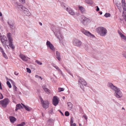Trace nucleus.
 <instances>
[{
    "mask_svg": "<svg viewBox=\"0 0 126 126\" xmlns=\"http://www.w3.org/2000/svg\"><path fill=\"white\" fill-rule=\"evenodd\" d=\"M122 55L126 58V52H124L122 53Z\"/></svg>",
    "mask_w": 126,
    "mask_h": 126,
    "instance_id": "49",
    "label": "nucleus"
},
{
    "mask_svg": "<svg viewBox=\"0 0 126 126\" xmlns=\"http://www.w3.org/2000/svg\"><path fill=\"white\" fill-rule=\"evenodd\" d=\"M83 47L85 49L87 50L88 49V46L87 44H83Z\"/></svg>",
    "mask_w": 126,
    "mask_h": 126,
    "instance_id": "30",
    "label": "nucleus"
},
{
    "mask_svg": "<svg viewBox=\"0 0 126 126\" xmlns=\"http://www.w3.org/2000/svg\"><path fill=\"white\" fill-rule=\"evenodd\" d=\"M53 120L52 119H49L47 121V123L49 124L53 123Z\"/></svg>",
    "mask_w": 126,
    "mask_h": 126,
    "instance_id": "32",
    "label": "nucleus"
},
{
    "mask_svg": "<svg viewBox=\"0 0 126 126\" xmlns=\"http://www.w3.org/2000/svg\"><path fill=\"white\" fill-rule=\"evenodd\" d=\"M62 76H63V78H65V76H64V74H62Z\"/></svg>",
    "mask_w": 126,
    "mask_h": 126,
    "instance_id": "59",
    "label": "nucleus"
},
{
    "mask_svg": "<svg viewBox=\"0 0 126 126\" xmlns=\"http://www.w3.org/2000/svg\"><path fill=\"white\" fill-rule=\"evenodd\" d=\"M82 116L85 119H86V120H87V119H88L87 117L85 115H83Z\"/></svg>",
    "mask_w": 126,
    "mask_h": 126,
    "instance_id": "50",
    "label": "nucleus"
},
{
    "mask_svg": "<svg viewBox=\"0 0 126 126\" xmlns=\"http://www.w3.org/2000/svg\"><path fill=\"white\" fill-rule=\"evenodd\" d=\"M19 57L24 61H27V58L30 59V58L26 57L23 54H20L19 55Z\"/></svg>",
    "mask_w": 126,
    "mask_h": 126,
    "instance_id": "18",
    "label": "nucleus"
},
{
    "mask_svg": "<svg viewBox=\"0 0 126 126\" xmlns=\"http://www.w3.org/2000/svg\"><path fill=\"white\" fill-rule=\"evenodd\" d=\"M45 92L47 94H48L50 93V90L48 89L47 88H45V89H44Z\"/></svg>",
    "mask_w": 126,
    "mask_h": 126,
    "instance_id": "33",
    "label": "nucleus"
},
{
    "mask_svg": "<svg viewBox=\"0 0 126 126\" xmlns=\"http://www.w3.org/2000/svg\"><path fill=\"white\" fill-rule=\"evenodd\" d=\"M0 51L2 53L4 52L3 48L1 47H0Z\"/></svg>",
    "mask_w": 126,
    "mask_h": 126,
    "instance_id": "51",
    "label": "nucleus"
},
{
    "mask_svg": "<svg viewBox=\"0 0 126 126\" xmlns=\"http://www.w3.org/2000/svg\"><path fill=\"white\" fill-rule=\"evenodd\" d=\"M73 117H71L70 119V125L73 124Z\"/></svg>",
    "mask_w": 126,
    "mask_h": 126,
    "instance_id": "45",
    "label": "nucleus"
},
{
    "mask_svg": "<svg viewBox=\"0 0 126 126\" xmlns=\"http://www.w3.org/2000/svg\"><path fill=\"white\" fill-rule=\"evenodd\" d=\"M10 121L12 123H14L16 120V119L13 116H10L9 117Z\"/></svg>",
    "mask_w": 126,
    "mask_h": 126,
    "instance_id": "21",
    "label": "nucleus"
},
{
    "mask_svg": "<svg viewBox=\"0 0 126 126\" xmlns=\"http://www.w3.org/2000/svg\"><path fill=\"white\" fill-rule=\"evenodd\" d=\"M52 30L56 36L59 40L60 42L63 44V41H64V39L60 32V28L53 26L52 27Z\"/></svg>",
    "mask_w": 126,
    "mask_h": 126,
    "instance_id": "2",
    "label": "nucleus"
},
{
    "mask_svg": "<svg viewBox=\"0 0 126 126\" xmlns=\"http://www.w3.org/2000/svg\"><path fill=\"white\" fill-rule=\"evenodd\" d=\"M6 83H7V85L8 86V87L9 88H11V87H12L11 85L10 82L9 81H7V82H6Z\"/></svg>",
    "mask_w": 126,
    "mask_h": 126,
    "instance_id": "37",
    "label": "nucleus"
},
{
    "mask_svg": "<svg viewBox=\"0 0 126 126\" xmlns=\"http://www.w3.org/2000/svg\"><path fill=\"white\" fill-rule=\"evenodd\" d=\"M116 5L119 9L120 12H121L122 8L121 4L119 2H118L116 3Z\"/></svg>",
    "mask_w": 126,
    "mask_h": 126,
    "instance_id": "19",
    "label": "nucleus"
},
{
    "mask_svg": "<svg viewBox=\"0 0 126 126\" xmlns=\"http://www.w3.org/2000/svg\"><path fill=\"white\" fill-rule=\"evenodd\" d=\"M118 33L120 36L121 39L126 41V36L124 35L119 31H118Z\"/></svg>",
    "mask_w": 126,
    "mask_h": 126,
    "instance_id": "17",
    "label": "nucleus"
},
{
    "mask_svg": "<svg viewBox=\"0 0 126 126\" xmlns=\"http://www.w3.org/2000/svg\"><path fill=\"white\" fill-rule=\"evenodd\" d=\"M66 10L71 15H74L75 14V13L73 10L69 7H67Z\"/></svg>",
    "mask_w": 126,
    "mask_h": 126,
    "instance_id": "15",
    "label": "nucleus"
},
{
    "mask_svg": "<svg viewBox=\"0 0 126 126\" xmlns=\"http://www.w3.org/2000/svg\"><path fill=\"white\" fill-rule=\"evenodd\" d=\"M59 98L56 96H54L52 99V104L55 106H56L59 103Z\"/></svg>",
    "mask_w": 126,
    "mask_h": 126,
    "instance_id": "12",
    "label": "nucleus"
},
{
    "mask_svg": "<svg viewBox=\"0 0 126 126\" xmlns=\"http://www.w3.org/2000/svg\"><path fill=\"white\" fill-rule=\"evenodd\" d=\"M122 3L123 9V16L126 21V12L124 13V11H126V5L125 0H122Z\"/></svg>",
    "mask_w": 126,
    "mask_h": 126,
    "instance_id": "8",
    "label": "nucleus"
},
{
    "mask_svg": "<svg viewBox=\"0 0 126 126\" xmlns=\"http://www.w3.org/2000/svg\"><path fill=\"white\" fill-rule=\"evenodd\" d=\"M7 41V40L6 41H4V40H2L1 42L2 43V44L3 46L4 47H6V46H7V47L9 48V46L8 45H6V42Z\"/></svg>",
    "mask_w": 126,
    "mask_h": 126,
    "instance_id": "28",
    "label": "nucleus"
},
{
    "mask_svg": "<svg viewBox=\"0 0 126 126\" xmlns=\"http://www.w3.org/2000/svg\"><path fill=\"white\" fill-rule=\"evenodd\" d=\"M96 31L101 36H105L107 32V31L106 29L102 26L97 28L96 29Z\"/></svg>",
    "mask_w": 126,
    "mask_h": 126,
    "instance_id": "3",
    "label": "nucleus"
},
{
    "mask_svg": "<svg viewBox=\"0 0 126 126\" xmlns=\"http://www.w3.org/2000/svg\"><path fill=\"white\" fill-rule=\"evenodd\" d=\"M95 102L96 104H98L99 103V102L98 101H96Z\"/></svg>",
    "mask_w": 126,
    "mask_h": 126,
    "instance_id": "58",
    "label": "nucleus"
},
{
    "mask_svg": "<svg viewBox=\"0 0 126 126\" xmlns=\"http://www.w3.org/2000/svg\"><path fill=\"white\" fill-rule=\"evenodd\" d=\"M13 86L14 90L15 91H16V90L17 89L16 87L15 86V85L14 84H13Z\"/></svg>",
    "mask_w": 126,
    "mask_h": 126,
    "instance_id": "42",
    "label": "nucleus"
},
{
    "mask_svg": "<svg viewBox=\"0 0 126 126\" xmlns=\"http://www.w3.org/2000/svg\"><path fill=\"white\" fill-rule=\"evenodd\" d=\"M8 23L9 25V27L11 29H14V24L13 23H11L8 22Z\"/></svg>",
    "mask_w": 126,
    "mask_h": 126,
    "instance_id": "26",
    "label": "nucleus"
},
{
    "mask_svg": "<svg viewBox=\"0 0 126 126\" xmlns=\"http://www.w3.org/2000/svg\"><path fill=\"white\" fill-rule=\"evenodd\" d=\"M64 89V88H59L58 89V91L59 92H60L63 91Z\"/></svg>",
    "mask_w": 126,
    "mask_h": 126,
    "instance_id": "36",
    "label": "nucleus"
},
{
    "mask_svg": "<svg viewBox=\"0 0 126 126\" xmlns=\"http://www.w3.org/2000/svg\"><path fill=\"white\" fill-rule=\"evenodd\" d=\"M10 33H8L7 35V37L9 40V46L12 48L14 49L15 48V46L12 44L13 40L10 35Z\"/></svg>",
    "mask_w": 126,
    "mask_h": 126,
    "instance_id": "11",
    "label": "nucleus"
},
{
    "mask_svg": "<svg viewBox=\"0 0 126 126\" xmlns=\"http://www.w3.org/2000/svg\"><path fill=\"white\" fill-rule=\"evenodd\" d=\"M79 10L81 11L82 14H84L86 13V11L84 8L82 6H79Z\"/></svg>",
    "mask_w": 126,
    "mask_h": 126,
    "instance_id": "20",
    "label": "nucleus"
},
{
    "mask_svg": "<svg viewBox=\"0 0 126 126\" xmlns=\"http://www.w3.org/2000/svg\"><path fill=\"white\" fill-rule=\"evenodd\" d=\"M26 69L27 70V72L29 73H30L31 72V70L29 68H27Z\"/></svg>",
    "mask_w": 126,
    "mask_h": 126,
    "instance_id": "46",
    "label": "nucleus"
},
{
    "mask_svg": "<svg viewBox=\"0 0 126 126\" xmlns=\"http://www.w3.org/2000/svg\"><path fill=\"white\" fill-rule=\"evenodd\" d=\"M25 125L24 122H22L21 123L17 124V126H24Z\"/></svg>",
    "mask_w": 126,
    "mask_h": 126,
    "instance_id": "35",
    "label": "nucleus"
},
{
    "mask_svg": "<svg viewBox=\"0 0 126 126\" xmlns=\"http://www.w3.org/2000/svg\"><path fill=\"white\" fill-rule=\"evenodd\" d=\"M80 31L82 33L88 37L92 38L95 37V36L93 34L83 28H82L80 29Z\"/></svg>",
    "mask_w": 126,
    "mask_h": 126,
    "instance_id": "5",
    "label": "nucleus"
},
{
    "mask_svg": "<svg viewBox=\"0 0 126 126\" xmlns=\"http://www.w3.org/2000/svg\"><path fill=\"white\" fill-rule=\"evenodd\" d=\"M61 5L62 7L64 8V9L66 10V4L63 2H61Z\"/></svg>",
    "mask_w": 126,
    "mask_h": 126,
    "instance_id": "31",
    "label": "nucleus"
},
{
    "mask_svg": "<svg viewBox=\"0 0 126 126\" xmlns=\"http://www.w3.org/2000/svg\"><path fill=\"white\" fill-rule=\"evenodd\" d=\"M39 25L41 26H42V24L41 22H39Z\"/></svg>",
    "mask_w": 126,
    "mask_h": 126,
    "instance_id": "60",
    "label": "nucleus"
},
{
    "mask_svg": "<svg viewBox=\"0 0 126 126\" xmlns=\"http://www.w3.org/2000/svg\"><path fill=\"white\" fill-rule=\"evenodd\" d=\"M0 94L1 95V97H0V99H1L3 98V97L2 94L0 93Z\"/></svg>",
    "mask_w": 126,
    "mask_h": 126,
    "instance_id": "55",
    "label": "nucleus"
},
{
    "mask_svg": "<svg viewBox=\"0 0 126 126\" xmlns=\"http://www.w3.org/2000/svg\"><path fill=\"white\" fill-rule=\"evenodd\" d=\"M22 107L20 104H17L16 106V109L15 110L16 111H17V110L19 109L22 108Z\"/></svg>",
    "mask_w": 126,
    "mask_h": 126,
    "instance_id": "24",
    "label": "nucleus"
},
{
    "mask_svg": "<svg viewBox=\"0 0 126 126\" xmlns=\"http://www.w3.org/2000/svg\"><path fill=\"white\" fill-rule=\"evenodd\" d=\"M65 69L66 70L67 72L71 76L73 77V75L71 73L69 69H67L65 68Z\"/></svg>",
    "mask_w": 126,
    "mask_h": 126,
    "instance_id": "38",
    "label": "nucleus"
},
{
    "mask_svg": "<svg viewBox=\"0 0 126 126\" xmlns=\"http://www.w3.org/2000/svg\"><path fill=\"white\" fill-rule=\"evenodd\" d=\"M80 21L84 25H86L91 22V20L84 16H82L81 17Z\"/></svg>",
    "mask_w": 126,
    "mask_h": 126,
    "instance_id": "6",
    "label": "nucleus"
},
{
    "mask_svg": "<svg viewBox=\"0 0 126 126\" xmlns=\"http://www.w3.org/2000/svg\"><path fill=\"white\" fill-rule=\"evenodd\" d=\"M15 74L16 75V76H17L18 75V73H17V72H15Z\"/></svg>",
    "mask_w": 126,
    "mask_h": 126,
    "instance_id": "57",
    "label": "nucleus"
},
{
    "mask_svg": "<svg viewBox=\"0 0 126 126\" xmlns=\"http://www.w3.org/2000/svg\"><path fill=\"white\" fill-rule=\"evenodd\" d=\"M21 104L26 110L29 111L31 110V109L29 106H26L23 104L22 103Z\"/></svg>",
    "mask_w": 126,
    "mask_h": 126,
    "instance_id": "23",
    "label": "nucleus"
},
{
    "mask_svg": "<svg viewBox=\"0 0 126 126\" xmlns=\"http://www.w3.org/2000/svg\"><path fill=\"white\" fill-rule=\"evenodd\" d=\"M58 111L61 113V114L63 115H64L63 113H62V111L60 110H58Z\"/></svg>",
    "mask_w": 126,
    "mask_h": 126,
    "instance_id": "54",
    "label": "nucleus"
},
{
    "mask_svg": "<svg viewBox=\"0 0 126 126\" xmlns=\"http://www.w3.org/2000/svg\"><path fill=\"white\" fill-rule=\"evenodd\" d=\"M78 84L80 88L83 90L84 87L83 85L86 86L87 85L86 82L82 78L79 77L78 80Z\"/></svg>",
    "mask_w": 126,
    "mask_h": 126,
    "instance_id": "4",
    "label": "nucleus"
},
{
    "mask_svg": "<svg viewBox=\"0 0 126 126\" xmlns=\"http://www.w3.org/2000/svg\"><path fill=\"white\" fill-rule=\"evenodd\" d=\"M107 86L114 92V95L116 98H119L122 97V93L118 88L114 86L112 83L110 82L108 83Z\"/></svg>",
    "mask_w": 126,
    "mask_h": 126,
    "instance_id": "1",
    "label": "nucleus"
},
{
    "mask_svg": "<svg viewBox=\"0 0 126 126\" xmlns=\"http://www.w3.org/2000/svg\"><path fill=\"white\" fill-rule=\"evenodd\" d=\"M2 55L3 56V57L6 59H8V57L6 56V54H5V53L3 52V53H2Z\"/></svg>",
    "mask_w": 126,
    "mask_h": 126,
    "instance_id": "39",
    "label": "nucleus"
},
{
    "mask_svg": "<svg viewBox=\"0 0 126 126\" xmlns=\"http://www.w3.org/2000/svg\"><path fill=\"white\" fill-rule=\"evenodd\" d=\"M2 13L1 12H0V16H2Z\"/></svg>",
    "mask_w": 126,
    "mask_h": 126,
    "instance_id": "63",
    "label": "nucleus"
},
{
    "mask_svg": "<svg viewBox=\"0 0 126 126\" xmlns=\"http://www.w3.org/2000/svg\"><path fill=\"white\" fill-rule=\"evenodd\" d=\"M46 45L48 47L52 50L54 51L55 50V48L53 44L50 42L47 41L46 42Z\"/></svg>",
    "mask_w": 126,
    "mask_h": 126,
    "instance_id": "13",
    "label": "nucleus"
},
{
    "mask_svg": "<svg viewBox=\"0 0 126 126\" xmlns=\"http://www.w3.org/2000/svg\"><path fill=\"white\" fill-rule=\"evenodd\" d=\"M69 115V113L68 111H66L65 113V115L66 116H68Z\"/></svg>",
    "mask_w": 126,
    "mask_h": 126,
    "instance_id": "43",
    "label": "nucleus"
},
{
    "mask_svg": "<svg viewBox=\"0 0 126 126\" xmlns=\"http://www.w3.org/2000/svg\"><path fill=\"white\" fill-rule=\"evenodd\" d=\"M46 85H43L42 86V88L43 89H45V88H46Z\"/></svg>",
    "mask_w": 126,
    "mask_h": 126,
    "instance_id": "52",
    "label": "nucleus"
},
{
    "mask_svg": "<svg viewBox=\"0 0 126 126\" xmlns=\"http://www.w3.org/2000/svg\"><path fill=\"white\" fill-rule=\"evenodd\" d=\"M40 101L43 107V108H45L47 109L48 107V102L47 100H45L44 101L42 98L40 96Z\"/></svg>",
    "mask_w": 126,
    "mask_h": 126,
    "instance_id": "10",
    "label": "nucleus"
},
{
    "mask_svg": "<svg viewBox=\"0 0 126 126\" xmlns=\"http://www.w3.org/2000/svg\"><path fill=\"white\" fill-rule=\"evenodd\" d=\"M96 11H98L99 10V8L97 6H96Z\"/></svg>",
    "mask_w": 126,
    "mask_h": 126,
    "instance_id": "53",
    "label": "nucleus"
},
{
    "mask_svg": "<svg viewBox=\"0 0 126 126\" xmlns=\"http://www.w3.org/2000/svg\"><path fill=\"white\" fill-rule=\"evenodd\" d=\"M35 77L36 78H39L41 79V80L42 79V78L40 76H39L37 75H35Z\"/></svg>",
    "mask_w": 126,
    "mask_h": 126,
    "instance_id": "47",
    "label": "nucleus"
},
{
    "mask_svg": "<svg viewBox=\"0 0 126 126\" xmlns=\"http://www.w3.org/2000/svg\"><path fill=\"white\" fill-rule=\"evenodd\" d=\"M67 104L68 106V109L70 110H71L72 108V104L70 102H68Z\"/></svg>",
    "mask_w": 126,
    "mask_h": 126,
    "instance_id": "25",
    "label": "nucleus"
},
{
    "mask_svg": "<svg viewBox=\"0 0 126 126\" xmlns=\"http://www.w3.org/2000/svg\"><path fill=\"white\" fill-rule=\"evenodd\" d=\"M0 39L1 40V42L2 41V40H4V41H6L7 39V38L6 36L4 35H3L2 37H0Z\"/></svg>",
    "mask_w": 126,
    "mask_h": 126,
    "instance_id": "29",
    "label": "nucleus"
},
{
    "mask_svg": "<svg viewBox=\"0 0 126 126\" xmlns=\"http://www.w3.org/2000/svg\"><path fill=\"white\" fill-rule=\"evenodd\" d=\"M99 13L101 15H102V11L100 12Z\"/></svg>",
    "mask_w": 126,
    "mask_h": 126,
    "instance_id": "62",
    "label": "nucleus"
},
{
    "mask_svg": "<svg viewBox=\"0 0 126 126\" xmlns=\"http://www.w3.org/2000/svg\"><path fill=\"white\" fill-rule=\"evenodd\" d=\"M15 5L16 7L18 8L19 10H22V8L23 7H22L21 4L18 3L17 2H15Z\"/></svg>",
    "mask_w": 126,
    "mask_h": 126,
    "instance_id": "16",
    "label": "nucleus"
},
{
    "mask_svg": "<svg viewBox=\"0 0 126 126\" xmlns=\"http://www.w3.org/2000/svg\"><path fill=\"white\" fill-rule=\"evenodd\" d=\"M22 9V10L21 11H22L25 15L28 16L31 15V13L28 9L25 7H23Z\"/></svg>",
    "mask_w": 126,
    "mask_h": 126,
    "instance_id": "14",
    "label": "nucleus"
},
{
    "mask_svg": "<svg viewBox=\"0 0 126 126\" xmlns=\"http://www.w3.org/2000/svg\"><path fill=\"white\" fill-rule=\"evenodd\" d=\"M52 65L53 66V67H54L57 70H58V69H59V68L55 64H52Z\"/></svg>",
    "mask_w": 126,
    "mask_h": 126,
    "instance_id": "41",
    "label": "nucleus"
},
{
    "mask_svg": "<svg viewBox=\"0 0 126 126\" xmlns=\"http://www.w3.org/2000/svg\"><path fill=\"white\" fill-rule=\"evenodd\" d=\"M72 44L75 46L80 47L81 46L82 42L79 40L75 38L73 40Z\"/></svg>",
    "mask_w": 126,
    "mask_h": 126,
    "instance_id": "7",
    "label": "nucleus"
},
{
    "mask_svg": "<svg viewBox=\"0 0 126 126\" xmlns=\"http://www.w3.org/2000/svg\"><path fill=\"white\" fill-rule=\"evenodd\" d=\"M63 74V73L62 72H61L60 74H61L62 75Z\"/></svg>",
    "mask_w": 126,
    "mask_h": 126,
    "instance_id": "64",
    "label": "nucleus"
},
{
    "mask_svg": "<svg viewBox=\"0 0 126 126\" xmlns=\"http://www.w3.org/2000/svg\"><path fill=\"white\" fill-rule=\"evenodd\" d=\"M19 1L22 3H25V0H19Z\"/></svg>",
    "mask_w": 126,
    "mask_h": 126,
    "instance_id": "48",
    "label": "nucleus"
},
{
    "mask_svg": "<svg viewBox=\"0 0 126 126\" xmlns=\"http://www.w3.org/2000/svg\"><path fill=\"white\" fill-rule=\"evenodd\" d=\"M35 62L37 63L38 64L41 65L42 64V63L38 60H36L35 61Z\"/></svg>",
    "mask_w": 126,
    "mask_h": 126,
    "instance_id": "40",
    "label": "nucleus"
},
{
    "mask_svg": "<svg viewBox=\"0 0 126 126\" xmlns=\"http://www.w3.org/2000/svg\"><path fill=\"white\" fill-rule=\"evenodd\" d=\"M56 58L59 61L61 60V56L60 55V53L58 51H56Z\"/></svg>",
    "mask_w": 126,
    "mask_h": 126,
    "instance_id": "22",
    "label": "nucleus"
},
{
    "mask_svg": "<svg viewBox=\"0 0 126 126\" xmlns=\"http://www.w3.org/2000/svg\"><path fill=\"white\" fill-rule=\"evenodd\" d=\"M110 14L108 13H106L104 15V16L106 18L110 17Z\"/></svg>",
    "mask_w": 126,
    "mask_h": 126,
    "instance_id": "34",
    "label": "nucleus"
},
{
    "mask_svg": "<svg viewBox=\"0 0 126 126\" xmlns=\"http://www.w3.org/2000/svg\"><path fill=\"white\" fill-rule=\"evenodd\" d=\"M49 113L50 114H52L53 113V110L52 109H51L49 111Z\"/></svg>",
    "mask_w": 126,
    "mask_h": 126,
    "instance_id": "44",
    "label": "nucleus"
},
{
    "mask_svg": "<svg viewBox=\"0 0 126 126\" xmlns=\"http://www.w3.org/2000/svg\"><path fill=\"white\" fill-rule=\"evenodd\" d=\"M85 2L86 3L90 5H92L93 3V2L92 0H85Z\"/></svg>",
    "mask_w": 126,
    "mask_h": 126,
    "instance_id": "27",
    "label": "nucleus"
},
{
    "mask_svg": "<svg viewBox=\"0 0 126 126\" xmlns=\"http://www.w3.org/2000/svg\"><path fill=\"white\" fill-rule=\"evenodd\" d=\"M59 72L61 73V72H62V71L61 70H60V69H59L58 70Z\"/></svg>",
    "mask_w": 126,
    "mask_h": 126,
    "instance_id": "61",
    "label": "nucleus"
},
{
    "mask_svg": "<svg viewBox=\"0 0 126 126\" xmlns=\"http://www.w3.org/2000/svg\"><path fill=\"white\" fill-rule=\"evenodd\" d=\"M9 100L7 98H5L0 101V104L4 108H6L8 104Z\"/></svg>",
    "mask_w": 126,
    "mask_h": 126,
    "instance_id": "9",
    "label": "nucleus"
},
{
    "mask_svg": "<svg viewBox=\"0 0 126 126\" xmlns=\"http://www.w3.org/2000/svg\"><path fill=\"white\" fill-rule=\"evenodd\" d=\"M71 126H76V124L75 123H74L73 124H72L71 125Z\"/></svg>",
    "mask_w": 126,
    "mask_h": 126,
    "instance_id": "56",
    "label": "nucleus"
}]
</instances>
